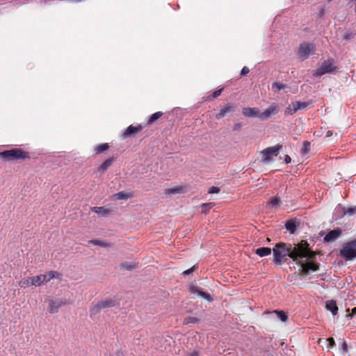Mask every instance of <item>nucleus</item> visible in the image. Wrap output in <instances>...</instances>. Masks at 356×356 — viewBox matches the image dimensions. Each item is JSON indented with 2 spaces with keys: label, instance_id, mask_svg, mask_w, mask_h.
Segmentation results:
<instances>
[{
  "label": "nucleus",
  "instance_id": "nucleus-1",
  "mask_svg": "<svg viewBox=\"0 0 356 356\" xmlns=\"http://www.w3.org/2000/svg\"><path fill=\"white\" fill-rule=\"evenodd\" d=\"M273 262L275 265H281L288 258H291L300 265L305 273L318 270V264L312 260V253L306 250H291L285 243H277L273 248Z\"/></svg>",
  "mask_w": 356,
  "mask_h": 356
},
{
  "label": "nucleus",
  "instance_id": "nucleus-2",
  "mask_svg": "<svg viewBox=\"0 0 356 356\" xmlns=\"http://www.w3.org/2000/svg\"><path fill=\"white\" fill-rule=\"evenodd\" d=\"M0 157L6 161H10L17 159H24L29 158V156L28 152L22 149L15 148L0 152Z\"/></svg>",
  "mask_w": 356,
  "mask_h": 356
},
{
  "label": "nucleus",
  "instance_id": "nucleus-3",
  "mask_svg": "<svg viewBox=\"0 0 356 356\" xmlns=\"http://www.w3.org/2000/svg\"><path fill=\"white\" fill-rule=\"evenodd\" d=\"M340 255L346 261H350L356 258V238L343 245L340 250Z\"/></svg>",
  "mask_w": 356,
  "mask_h": 356
},
{
  "label": "nucleus",
  "instance_id": "nucleus-4",
  "mask_svg": "<svg viewBox=\"0 0 356 356\" xmlns=\"http://www.w3.org/2000/svg\"><path fill=\"white\" fill-rule=\"evenodd\" d=\"M334 61L333 59H328L321 65V66L313 74L314 76L320 77L325 74L334 72L336 67L334 66Z\"/></svg>",
  "mask_w": 356,
  "mask_h": 356
},
{
  "label": "nucleus",
  "instance_id": "nucleus-5",
  "mask_svg": "<svg viewBox=\"0 0 356 356\" xmlns=\"http://www.w3.org/2000/svg\"><path fill=\"white\" fill-rule=\"evenodd\" d=\"M282 145H277L273 147H269L261 151V155L263 156V161L266 163H268L271 161V156H276L280 150L282 149Z\"/></svg>",
  "mask_w": 356,
  "mask_h": 356
},
{
  "label": "nucleus",
  "instance_id": "nucleus-6",
  "mask_svg": "<svg viewBox=\"0 0 356 356\" xmlns=\"http://www.w3.org/2000/svg\"><path fill=\"white\" fill-rule=\"evenodd\" d=\"M115 305V300L108 299L98 302L90 309V315H95L99 313L102 309L113 307Z\"/></svg>",
  "mask_w": 356,
  "mask_h": 356
},
{
  "label": "nucleus",
  "instance_id": "nucleus-7",
  "mask_svg": "<svg viewBox=\"0 0 356 356\" xmlns=\"http://www.w3.org/2000/svg\"><path fill=\"white\" fill-rule=\"evenodd\" d=\"M315 50V46L312 43L305 42L300 44L298 50V55L303 60L307 59Z\"/></svg>",
  "mask_w": 356,
  "mask_h": 356
},
{
  "label": "nucleus",
  "instance_id": "nucleus-8",
  "mask_svg": "<svg viewBox=\"0 0 356 356\" xmlns=\"http://www.w3.org/2000/svg\"><path fill=\"white\" fill-rule=\"evenodd\" d=\"M342 234V229L339 227L329 231L325 236L323 241L327 243H332L338 239Z\"/></svg>",
  "mask_w": 356,
  "mask_h": 356
},
{
  "label": "nucleus",
  "instance_id": "nucleus-9",
  "mask_svg": "<svg viewBox=\"0 0 356 356\" xmlns=\"http://www.w3.org/2000/svg\"><path fill=\"white\" fill-rule=\"evenodd\" d=\"M189 291L191 293H193L197 296H200V297L207 300L208 302H211L213 300V298L210 294L203 291V290L201 288L198 287L197 286H195V285L190 286Z\"/></svg>",
  "mask_w": 356,
  "mask_h": 356
},
{
  "label": "nucleus",
  "instance_id": "nucleus-10",
  "mask_svg": "<svg viewBox=\"0 0 356 356\" xmlns=\"http://www.w3.org/2000/svg\"><path fill=\"white\" fill-rule=\"evenodd\" d=\"M279 111V107L277 104L273 103L264 112L260 113L259 119L266 120L272 115H276Z\"/></svg>",
  "mask_w": 356,
  "mask_h": 356
},
{
  "label": "nucleus",
  "instance_id": "nucleus-11",
  "mask_svg": "<svg viewBox=\"0 0 356 356\" xmlns=\"http://www.w3.org/2000/svg\"><path fill=\"white\" fill-rule=\"evenodd\" d=\"M143 129V127L140 124H139L136 127L130 125L123 132L122 137L123 139L127 138L128 137L131 136V135L136 134L138 131H140Z\"/></svg>",
  "mask_w": 356,
  "mask_h": 356
},
{
  "label": "nucleus",
  "instance_id": "nucleus-12",
  "mask_svg": "<svg viewBox=\"0 0 356 356\" xmlns=\"http://www.w3.org/2000/svg\"><path fill=\"white\" fill-rule=\"evenodd\" d=\"M242 113L246 117L259 118L260 113L259 108H243Z\"/></svg>",
  "mask_w": 356,
  "mask_h": 356
},
{
  "label": "nucleus",
  "instance_id": "nucleus-13",
  "mask_svg": "<svg viewBox=\"0 0 356 356\" xmlns=\"http://www.w3.org/2000/svg\"><path fill=\"white\" fill-rule=\"evenodd\" d=\"M298 225L299 223L296 219H290L286 222L285 228L291 234H293L296 232Z\"/></svg>",
  "mask_w": 356,
  "mask_h": 356
},
{
  "label": "nucleus",
  "instance_id": "nucleus-14",
  "mask_svg": "<svg viewBox=\"0 0 356 356\" xmlns=\"http://www.w3.org/2000/svg\"><path fill=\"white\" fill-rule=\"evenodd\" d=\"M325 308L330 311L333 316L338 313V307L337 306L336 301L334 300H329L325 302Z\"/></svg>",
  "mask_w": 356,
  "mask_h": 356
},
{
  "label": "nucleus",
  "instance_id": "nucleus-15",
  "mask_svg": "<svg viewBox=\"0 0 356 356\" xmlns=\"http://www.w3.org/2000/svg\"><path fill=\"white\" fill-rule=\"evenodd\" d=\"M59 275L60 274L58 272L54 270H51L45 274L41 275L44 284L49 282L53 278H58Z\"/></svg>",
  "mask_w": 356,
  "mask_h": 356
},
{
  "label": "nucleus",
  "instance_id": "nucleus-16",
  "mask_svg": "<svg viewBox=\"0 0 356 356\" xmlns=\"http://www.w3.org/2000/svg\"><path fill=\"white\" fill-rule=\"evenodd\" d=\"M234 111V108L232 106L229 104H225L221 108L219 113L216 115V118L220 119L226 115V114L228 113L229 112Z\"/></svg>",
  "mask_w": 356,
  "mask_h": 356
},
{
  "label": "nucleus",
  "instance_id": "nucleus-17",
  "mask_svg": "<svg viewBox=\"0 0 356 356\" xmlns=\"http://www.w3.org/2000/svg\"><path fill=\"white\" fill-rule=\"evenodd\" d=\"M91 211L99 216H106L110 212V210L104 207H94L91 208Z\"/></svg>",
  "mask_w": 356,
  "mask_h": 356
},
{
  "label": "nucleus",
  "instance_id": "nucleus-18",
  "mask_svg": "<svg viewBox=\"0 0 356 356\" xmlns=\"http://www.w3.org/2000/svg\"><path fill=\"white\" fill-rule=\"evenodd\" d=\"M113 158H109L106 159L103 163L98 168V172L99 173H104L107 169L111 167L113 163Z\"/></svg>",
  "mask_w": 356,
  "mask_h": 356
},
{
  "label": "nucleus",
  "instance_id": "nucleus-19",
  "mask_svg": "<svg viewBox=\"0 0 356 356\" xmlns=\"http://www.w3.org/2000/svg\"><path fill=\"white\" fill-rule=\"evenodd\" d=\"M271 252V248L268 247H261L255 250V253L261 257L270 254Z\"/></svg>",
  "mask_w": 356,
  "mask_h": 356
},
{
  "label": "nucleus",
  "instance_id": "nucleus-20",
  "mask_svg": "<svg viewBox=\"0 0 356 356\" xmlns=\"http://www.w3.org/2000/svg\"><path fill=\"white\" fill-rule=\"evenodd\" d=\"M30 280L32 286H39L44 284L41 275L31 277Z\"/></svg>",
  "mask_w": 356,
  "mask_h": 356
},
{
  "label": "nucleus",
  "instance_id": "nucleus-21",
  "mask_svg": "<svg viewBox=\"0 0 356 356\" xmlns=\"http://www.w3.org/2000/svg\"><path fill=\"white\" fill-rule=\"evenodd\" d=\"M60 305L58 302L55 300H50L49 304V312L50 313H56L58 312V309L60 307Z\"/></svg>",
  "mask_w": 356,
  "mask_h": 356
},
{
  "label": "nucleus",
  "instance_id": "nucleus-22",
  "mask_svg": "<svg viewBox=\"0 0 356 356\" xmlns=\"http://www.w3.org/2000/svg\"><path fill=\"white\" fill-rule=\"evenodd\" d=\"M344 216H352L356 213V205L350 207L341 208Z\"/></svg>",
  "mask_w": 356,
  "mask_h": 356
},
{
  "label": "nucleus",
  "instance_id": "nucleus-23",
  "mask_svg": "<svg viewBox=\"0 0 356 356\" xmlns=\"http://www.w3.org/2000/svg\"><path fill=\"white\" fill-rule=\"evenodd\" d=\"M108 148H109V145L108 143H102V144L97 145L95 147V152L96 154H101V153L108 150Z\"/></svg>",
  "mask_w": 356,
  "mask_h": 356
},
{
  "label": "nucleus",
  "instance_id": "nucleus-24",
  "mask_svg": "<svg viewBox=\"0 0 356 356\" xmlns=\"http://www.w3.org/2000/svg\"><path fill=\"white\" fill-rule=\"evenodd\" d=\"M130 194L127 192V191H120L116 194L114 195V197H115V199L117 200H127L130 197Z\"/></svg>",
  "mask_w": 356,
  "mask_h": 356
},
{
  "label": "nucleus",
  "instance_id": "nucleus-25",
  "mask_svg": "<svg viewBox=\"0 0 356 356\" xmlns=\"http://www.w3.org/2000/svg\"><path fill=\"white\" fill-rule=\"evenodd\" d=\"M281 203L280 197L275 196L270 199L268 204L271 208H277Z\"/></svg>",
  "mask_w": 356,
  "mask_h": 356
},
{
  "label": "nucleus",
  "instance_id": "nucleus-26",
  "mask_svg": "<svg viewBox=\"0 0 356 356\" xmlns=\"http://www.w3.org/2000/svg\"><path fill=\"white\" fill-rule=\"evenodd\" d=\"M163 115L162 112L158 111L153 113L149 118L148 124H152L154 122H156L158 119H159Z\"/></svg>",
  "mask_w": 356,
  "mask_h": 356
},
{
  "label": "nucleus",
  "instance_id": "nucleus-27",
  "mask_svg": "<svg viewBox=\"0 0 356 356\" xmlns=\"http://www.w3.org/2000/svg\"><path fill=\"white\" fill-rule=\"evenodd\" d=\"M293 106H295L296 111L303 109L308 106V103L302 102H295L292 104Z\"/></svg>",
  "mask_w": 356,
  "mask_h": 356
},
{
  "label": "nucleus",
  "instance_id": "nucleus-28",
  "mask_svg": "<svg viewBox=\"0 0 356 356\" xmlns=\"http://www.w3.org/2000/svg\"><path fill=\"white\" fill-rule=\"evenodd\" d=\"M181 191V188L180 187H174V188H166L165 190V193L170 195V194H177L179 193Z\"/></svg>",
  "mask_w": 356,
  "mask_h": 356
},
{
  "label": "nucleus",
  "instance_id": "nucleus-29",
  "mask_svg": "<svg viewBox=\"0 0 356 356\" xmlns=\"http://www.w3.org/2000/svg\"><path fill=\"white\" fill-rule=\"evenodd\" d=\"M275 313L282 322H285L287 320V316L283 311H275Z\"/></svg>",
  "mask_w": 356,
  "mask_h": 356
},
{
  "label": "nucleus",
  "instance_id": "nucleus-30",
  "mask_svg": "<svg viewBox=\"0 0 356 356\" xmlns=\"http://www.w3.org/2000/svg\"><path fill=\"white\" fill-rule=\"evenodd\" d=\"M310 150V143L308 141H304L302 143V147L301 149V152L304 154H307Z\"/></svg>",
  "mask_w": 356,
  "mask_h": 356
},
{
  "label": "nucleus",
  "instance_id": "nucleus-31",
  "mask_svg": "<svg viewBox=\"0 0 356 356\" xmlns=\"http://www.w3.org/2000/svg\"><path fill=\"white\" fill-rule=\"evenodd\" d=\"M199 321V319L196 317L193 316H188L184 318V323L185 324H189V323H195Z\"/></svg>",
  "mask_w": 356,
  "mask_h": 356
},
{
  "label": "nucleus",
  "instance_id": "nucleus-32",
  "mask_svg": "<svg viewBox=\"0 0 356 356\" xmlns=\"http://www.w3.org/2000/svg\"><path fill=\"white\" fill-rule=\"evenodd\" d=\"M89 242L90 244L95 245H99V246H102V247L107 246V244L106 242H104L103 241L98 240V239L91 240Z\"/></svg>",
  "mask_w": 356,
  "mask_h": 356
},
{
  "label": "nucleus",
  "instance_id": "nucleus-33",
  "mask_svg": "<svg viewBox=\"0 0 356 356\" xmlns=\"http://www.w3.org/2000/svg\"><path fill=\"white\" fill-rule=\"evenodd\" d=\"M285 87L286 86L284 83L280 82H274L272 84V88H276L277 90H283Z\"/></svg>",
  "mask_w": 356,
  "mask_h": 356
},
{
  "label": "nucleus",
  "instance_id": "nucleus-34",
  "mask_svg": "<svg viewBox=\"0 0 356 356\" xmlns=\"http://www.w3.org/2000/svg\"><path fill=\"white\" fill-rule=\"evenodd\" d=\"M122 267L128 270L133 269L135 267V264L131 262H124L122 264Z\"/></svg>",
  "mask_w": 356,
  "mask_h": 356
},
{
  "label": "nucleus",
  "instance_id": "nucleus-35",
  "mask_svg": "<svg viewBox=\"0 0 356 356\" xmlns=\"http://www.w3.org/2000/svg\"><path fill=\"white\" fill-rule=\"evenodd\" d=\"M29 284H31V280L30 279H24L19 281V285L21 287H26Z\"/></svg>",
  "mask_w": 356,
  "mask_h": 356
},
{
  "label": "nucleus",
  "instance_id": "nucleus-36",
  "mask_svg": "<svg viewBox=\"0 0 356 356\" xmlns=\"http://www.w3.org/2000/svg\"><path fill=\"white\" fill-rule=\"evenodd\" d=\"M297 111L294 106H293V107L289 106L285 110V113L291 115H293Z\"/></svg>",
  "mask_w": 356,
  "mask_h": 356
},
{
  "label": "nucleus",
  "instance_id": "nucleus-37",
  "mask_svg": "<svg viewBox=\"0 0 356 356\" xmlns=\"http://www.w3.org/2000/svg\"><path fill=\"white\" fill-rule=\"evenodd\" d=\"M196 269H197V267L195 265L193 267H191V268L184 270L183 272V275H184V276H187V275L191 274L193 272H194Z\"/></svg>",
  "mask_w": 356,
  "mask_h": 356
},
{
  "label": "nucleus",
  "instance_id": "nucleus-38",
  "mask_svg": "<svg viewBox=\"0 0 356 356\" xmlns=\"http://www.w3.org/2000/svg\"><path fill=\"white\" fill-rule=\"evenodd\" d=\"M354 38V34L351 32H347L343 35V40H350Z\"/></svg>",
  "mask_w": 356,
  "mask_h": 356
},
{
  "label": "nucleus",
  "instance_id": "nucleus-39",
  "mask_svg": "<svg viewBox=\"0 0 356 356\" xmlns=\"http://www.w3.org/2000/svg\"><path fill=\"white\" fill-rule=\"evenodd\" d=\"M211 208V204H203L202 205V212L206 213Z\"/></svg>",
  "mask_w": 356,
  "mask_h": 356
},
{
  "label": "nucleus",
  "instance_id": "nucleus-40",
  "mask_svg": "<svg viewBox=\"0 0 356 356\" xmlns=\"http://www.w3.org/2000/svg\"><path fill=\"white\" fill-rule=\"evenodd\" d=\"M220 191V188L217 186H212L209 189V193L213 194L218 193Z\"/></svg>",
  "mask_w": 356,
  "mask_h": 356
},
{
  "label": "nucleus",
  "instance_id": "nucleus-41",
  "mask_svg": "<svg viewBox=\"0 0 356 356\" xmlns=\"http://www.w3.org/2000/svg\"><path fill=\"white\" fill-rule=\"evenodd\" d=\"M222 90H223V88H220L219 90L214 91L212 94L213 98H217L218 96H220Z\"/></svg>",
  "mask_w": 356,
  "mask_h": 356
},
{
  "label": "nucleus",
  "instance_id": "nucleus-42",
  "mask_svg": "<svg viewBox=\"0 0 356 356\" xmlns=\"http://www.w3.org/2000/svg\"><path fill=\"white\" fill-rule=\"evenodd\" d=\"M250 72V70L248 67L245 66L242 68L241 71V76H245L246 74H248Z\"/></svg>",
  "mask_w": 356,
  "mask_h": 356
},
{
  "label": "nucleus",
  "instance_id": "nucleus-43",
  "mask_svg": "<svg viewBox=\"0 0 356 356\" xmlns=\"http://www.w3.org/2000/svg\"><path fill=\"white\" fill-rule=\"evenodd\" d=\"M356 314V307L352 309L351 314L346 315L347 318H352Z\"/></svg>",
  "mask_w": 356,
  "mask_h": 356
},
{
  "label": "nucleus",
  "instance_id": "nucleus-44",
  "mask_svg": "<svg viewBox=\"0 0 356 356\" xmlns=\"http://www.w3.org/2000/svg\"><path fill=\"white\" fill-rule=\"evenodd\" d=\"M242 126H243V124L241 122L236 123V124H234V125L233 127V130L238 131L241 128Z\"/></svg>",
  "mask_w": 356,
  "mask_h": 356
},
{
  "label": "nucleus",
  "instance_id": "nucleus-45",
  "mask_svg": "<svg viewBox=\"0 0 356 356\" xmlns=\"http://www.w3.org/2000/svg\"><path fill=\"white\" fill-rule=\"evenodd\" d=\"M327 341H328V343H329V346H330V347H333V346H335V341H334V339H333V338H329V339H327Z\"/></svg>",
  "mask_w": 356,
  "mask_h": 356
},
{
  "label": "nucleus",
  "instance_id": "nucleus-46",
  "mask_svg": "<svg viewBox=\"0 0 356 356\" xmlns=\"http://www.w3.org/2000/svg\"><path fill=\"white\" fill-rule=\"evenodd\" d=\"M291 157L289 155H285V156H284V163L286 164H289V163H291Z\"/></svg>",
  "mask_w": 356,
  "mask_h": 356
},
{
  "label": "nucleus",
  "instance_id": "nucleus-47",
  "mask_svg": "<svg viewBox=\"0 0 356 356\" xmlns=\"http://www.w3.org/2000/svg\"><path fill=\"white\" fill-rule=\"evenodd\" d=\"M188 356H199V353L197 351H193Z\"/></svg>",
  "mask_w": 356,
  "mask_h": 356
},
{
  "label": "nucleus",
  "instance_id": "nucleus-48",
  "mask_svg": "<svg viewBox=\"0 0 356 356\" xmlns=\"http://www.w3.org/2000/svg\"><path fill=\"white\" fill-rule=\"evenodd\" d=\"M342 349L344 350V351H346L347 350V344L345 341L343 342V344H342Z\"/></svg>",
  "mask_w": 356,
  "mask_h": 356
},
{
  "label": "nucleus",
  "instance_id": "nucleus-49",
  "mask_svg": "<svg viewBox=\"0 0 356 356\" xmlns=\"http://www.w3.org/2000/svg\"><path fill=\"white\" fill-rule=\"evenodd\" d=\"M330 136V131H328L327 132L326 136H327V137H328V136Z\"/></svg>",
  "mask_w": 356,
  "mask_h": 356
}]
</instances>
